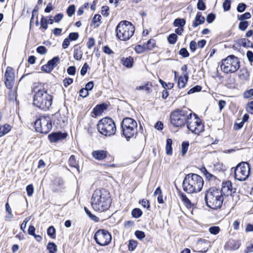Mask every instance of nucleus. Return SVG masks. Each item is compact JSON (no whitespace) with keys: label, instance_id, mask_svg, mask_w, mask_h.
I'll return each instance as SVG.
<instances>
[{"label":"nucleus","instance_id":"obj_42","mask_svg":"<svg viewBox=\"0 0 253 253\" xmlns=\"http://www.w3.org/2000/svg\"><path fill=\"white\" fill-rule=\"evenodd\" d=\"M108 105L106 103L98 104L93 109V111H104L107 109Z\"/></svg>","mask_w":253,"mask_h":253},{"label":"nucleus","instance_id":"obj_8","mask_svg":"<svg viewBox=\"0 0 253 253\" xmlns=\"http://www.w3.org/2000/svg\"><path fill=\"white\" fill-rule=\"evenodd\" d=\"M240 67L239 59L234 55H231L222 59L220 65L221 71L225 73H234Z\"/></svg>","mask_w":253,"mask_h":253},{"label":"nucleus","instance_id":"obj_17","mask_svg":"<svg viewBox=\"0 0 253 253\" xmlns=\"http://www.w3.org/2000/svg\"><path fill=\"white\" fill-rule=\"evenodd\" d=\"M42 126V131L44 134H47L52 129V122L49 116H41Z\"/></svg>","mask_w":253,"mask_h":253},{"label":"nucleus","instance_id":"obj_50","mask_svg":"<svg viewBox=\"0 0 253 253\" xmlns=\"http://www.w3.org/2000/svg\"><path fill=\"white\" fill-rule=\"evenodd\" d=\"M109 7L107 5L103 6L101 7V13L104 16L107 17L109 15Z\"/></svg>","mask_w":253,"mask_h":253},{"label":"nucleus","instance_id":"obj_43","mask_svg":"<svg viewBox=\"0 0 253 253\" xmlns=\"http://www.w3.org/2000/svg\"><path fill=\"white\" fill-rule=\"evenodd\" d=\"M139 203L143 208H146L147 210H149L150 208V204L149 201L145 199H142L139 201Z\"/></svg>","mask_w":253,"mask_h":253},{"label":"nucleus","instance_id":"obj_64","mask_svg":"<svg viewBox=\"0 0 253 253\" xmlns=\"http://www.w3.org/2000/svg\"><path fill=\"white\" fill-rule=\"evenodd\" d=\"M253 96V89H250L245 91L244 93V97L246 98H250Z\"/></svg>","mask_w":253,"mask_h":253},{"label":"nucleus","instance_id":"obj_22","mask_svg":"<svg viewBox=\"0 0 253 253\" xmlns=\"http://www.w3.org/2000/svg\"><path fill=\"white\" fill-rule=\"evenodd\" d=\"M107 152L103 150H95L92 152L93 157L97 160H102L107 156Z\"/></svg>","mask_w":253,"mask_h":253},{"label":"nucleus","instance_id":"obj_29","mask_svg":"<svg viewBox=\"0 0 253 253\" xmlns=\"http://www.w3.org/2000/svg\"><path fill=\"white\" fill-rule=\"evenodd\" d=\"M68 163L70 167L76 168L77 170L79 171V166L76 162L74 155H71L70 156L68 160Z\"/></svg>","mask_w":253,"mask_h":253},{"label":"nucleus","instance_id":"obj_24","mask_svg":"<svg viewBox=\"0 0 253 253\" xmlns=\"http://www.w3.org/2000/svg\"><path fill=\"white\" fill-rule=\"evenodd\" d=\"M188 80V76L187 74L181 75L178 79L177 84L179 88H183Z\"/></svg>","mask_w":253,"mask_h":253},{"label":"nucleus","instance_id":"obj_35","mask_svg":"<svg viewBox=\"0 0 253 253\" xmlns=\"http://www.w3.org/2000/svg\"><path fill=\"white\" fill-rule=\"evenodd\" d=\"M84 210L86 213V214L88 215V216L92 220L95 222H98L99 221V217H97L96 215L93 214L90 211L85 207H84Z\"/></svg>","mask_w":253,"mask_h":253},{"label":"nucleus","instance_id":"obj_30","mask_svg":"<svg viewBox=\"0 0 253 253\" xmlns=\"http://www.w3.org/2000/svg\"><path fill=\"white\" fill-rule=\"evenodd\" d=\"M46 248L49 253H55L57 251V245L54 242H49Z\"/></svg>","mask_w":253,"mask_h":253},{"label":"nucleus","instance_id":"obj_63","mask_svg":"<svg viewBox=\"0 0 253 253\" xmlns=\"http://www.w3.org/2000/svg\"><path fill=\"white\" fill-rule=\"evenodd\" d=\"M246 8V4L244 3H240L237 7V10L239 12H243Z\"/></svg>","mask_w":253,"mask_h":253},{"label":"nucleus","instance_id":"obj_26","mask_svg":"<svg viewBox=\"0 0 253 253\" xmlns=\"http://www.w3.org/2000/svg\"><path fill=\"white\" fill-rule=\"evenodd\" d=\"M172 140L171 138H167L166 140V153L168 155H171L172 154Z\"/></svg>","mask_w":253,"mask_h":253},{"label":"nucleus","instance_id":"obj_14","mask_svg":"<svg viewBox=\"0 0 253 253\" xmlns=\"http://www.w3.org/2000/svg\"><path fill=\"white\" fill-rule=\"evenodd\" d=\"M68 133L61 131H53L48 134V138L51 143H57L67 138Z\"/></svg>","mask_w":253,"mask_h":253},{"label":"nucleus","instance_id":"obj_21","mask_svg":"<svg viewBox=\"0 0 253 253\" xmlns=\"http://www.w3.org/2000/svg\"><path fill=\"white\" fill-rule=\"evenodd\" d=\"M241 244L239 241L233 239L229 240L225 245V248L228 250H236L239 248Z\"/></svg>","mask_w":253,"mask_h":253},{"label":"nucleus","instance_id":"obj_41","mask_svg":"<svg viewBox=\"0 0 253 253\" xmlns=\"http://www.w3.org/2000/svg\"><path fill=\"white\" fill-rule=\"evenodd\" d=\"M177 39V36L176 34H171L168 37V41L169 43L173 44H174Z\"/></svg>","mask_w":253,"mask_h":253},{"label":"nucleus","instance_id":"obj_54","mask_svg":"<svg viewBox=\"0 0 253 253\" xmlns=\"http://www.w3.org/2000/svg\"><path fill=\"white\" fill-rule=\"evenodd\" d=\"M231 0H225L223 3V8L224 11H228L230 9Z\"/></svg>","mask_w":253,"mask_h":253},{"label":"nucleus","instance_id":"obj_44","mask_svg":"<svg viewBox=\"0 0 253 253\" xmlns=\"http://www.w3.org/2000/svg\"><path fill=\"white\" fill-rule=\"evenodd\" d=\"M40 24H41V27L43 29H44L45 30L47 29V28H48L47 19L43 16L42 17V18L41 19Z\"/></svg>","mask_w":253,"mask_h":253},{"label":"nucleus","instance_id":"obj_34","mask_svg":"<svg viewBox=\"0 0 253 253\" xmlns=\"http://www.w3.org/2000/svg\"><path fill=\"white\" fill-rule=\"evenodd\" d=\"M143 212L139 208H134L131 211V215L135 218H138L142 216Z\"/></svg>","mask_w":253,"mask_h":253},{"label":"nucleus","instance_id":"obj_62","mask_svg":"<svg viewBox=\"0 0 253 253\" xmlns=\"http://www.w3.org/2000/svg\"><path fill=\"white\" fill-rule=\"evenodd\" d=\"M197 46H198V45L196 42H195L194 41H192L190 42L189 44V47L191 52H195L197 48Z\"/></svg>","mask_w":253,"mask_h":253},{"label":"nucleus","instance_id":"obj_2","mask_svg":"<svg viewBox=\"0 0 253 253\" xmlns=\"http://www.w3.org/2000/svg\"><path fill=\"white\" fill-rule=\"evenodd\" d=\"M204 181L199 175L189 173L185 175L182 186L184 192L188 194L197 193L202 190Z\"/></svg>","mask_w":253,"mask_h":253},{"label":"nucleus","instance_id":"obj_16","mask_svg":"<svg viewBox=\"0 0 253 253\" xmlns=\"http://www.w3.org/2000/svg\"><path fill=\"white\" fill-rule=\"evenodd\" d=\"M122 128V135L124 136L126 139V141H129L131 138L136 137L137 135V128L134 127L130 128H124L121 127Z\"/></svg>","mask_w":253,"mask_h":253},{"label":"nucleus","instance_id":"obj_7","mask_svg":"<svg viewBox=\"0 0 253 253\" xmlns=\"http://www.w3.org/2000/svg\"><path fill=\"white\" fill-rule=\"evenodd\" d=\"M234 169L235 178L240 181L246 180L251 174V166L248 162L238 163Z\"/></svg>","mask_w":253,"mask_h":253},{"label":"nucleus","instance_id":"obj_10","mask_svg":"<svg viewBox=\"0 0 253 253\" xmlns=\"http://www.w3.org/2000/svg\"><path fill=\"white\" fill-rule=\"evenodd\" d=\"M93 238L96 244L101 246H105L111 243L112 235L107 230L100 229L95 233Z\"/></svg>","mask_w":253,"mask_h":253},{"label":"nucleus","instance_id":"obj_47","mask_svg":"<svg viewBox=\"0 0 253 253\" xmlns=\"http://www.w3.org/2000/svg\"><path fill=\"white\" fill-rule=\"evenodd\" d=\"M134 234L136 237L140 240H142L145 237V234L142 231L136 230Z\"/></svg>","mask_w":253,"mask_h":253},{"label":"nucleus","instance_id":"obj_36","mask_svg":"<svg viewBox=\"0 0 253 253\" xmlns=\"http://www.w3.org/2000/svg\"><path fill=\"white\" fill-rule=\"evenodd\" d=\"M156 42L154 40L150 39L146 43L144 44L146 50H152L155 46Z\"/></svg>","mask_w":253,"mask_h":253},{"label":"nucleus","instance_id":"obj_55","mask_svg":"<svg viewBox=\"0 0 253 253\" xmlns=\"http://www.w3.org/2000/svg\"><path fill=\"white\" fill-rule=\"evenodd\" d=\"M251 17V14L249 12H246L245 13L238 16V19L241 21H244L245 19H250Z\"/></svg>","mask_w":253,"mask_h":253},{"label":"nucleus","instance_id":"obj_48","mask_svg":"<svg viewBox=\"0 0 253 253\" xmlns=\"http://www.w3.org/2000/svg\"><path fill=\"white\" fill-rule=\"evenodd\" d=\"M26 190L27 195L29 197L31 196L33 194L34 190V186H33V184H31L28 185L26 186Z\"/></svg>","mask_w":253,"mask_h":253},{"label":"nucleus","instance_id":"obj_6","mask_svg":"<svg viewBox=\"0 0 253 253\" xmlns=\"http://www.w3.org/2000/svg\"><path fill=\"white\" fill-rule=\"evenodd\" d=\"M97 129L100 134L105 136H111L115 134L116 126L114 121L111 118L105 117L99 121Z\"/></svg>","mask_w":253,"mask_h":253},{"label":"nucleus","instance_id":"obj_11","mask_svg":"<svg viewBox=\"0 0 253 253\" xmlns=\"http://www.w3.org/2000/svg\"><path fill=\"white\" fill-rule=\"evenodd\" d=\"M193 115L195 117L194 121L192 119L189 120L186 124L187 127L192 133L199 135L201 132L204 131V125L198 115L193 113Z\"/></svg>","mask_w":253,"mask_h":253},{"label":"nucleus","instance_id":"obj_23","mask_svg":"<svg viewBox=\"0 0 253 253\" xmlns=\"http://www.w3.org/2000/svg\"><path fill=\"white\" fill-rule=\"evenodd\" d=\"M205 21V17L202 16V13L198 12L196 14L195 20L193 22L192 26L194 28L197 27L200 25L204 23Z\"/></svg>","mask_w":253,"mask_h":253},{"label":"nucleus","instance_id":"obj_13","mask_svg":"<svg viewBox=\"0 0 253 253\" xmlns=\"http://www.w3.org/2000/svg\"><path fill=\"white\" fill-rule=\"evenodd\" d=\"M5 84L7 88L11 89L13 87L15 82V74L14 70L10 67H7L4 73Z\"/></svg>","mask_w":253,"mask_h":253},{"label":"nucleus","instance_id":"obj_37","mask_svg":"<svg viewBox=\"0 0 253 253\" xmlns=\"http://www.w3.org/2000/svg\"><path fill=\"white\" fill-rule=\"evenodd\" d=\"M241 44L244 47H253V42L246 38H243L241 40Z\"/></svg>","mask_w":253,"mask_h":253},{"label":"nucleus","instance_id":"obj_56","mask_svg":"<svg viewBox=\"0 0 253 253\" xmlns=\"http://www.w3.org/2000/svg\"><path fill=\"white\" fill-rule=\"evenodd\" d=\"M202 89V87L200 85H196L193 88H191L188 92V94H190L196 92L200 91Z\"/></svg>","mask_w":253,"mask_h":253},{"label":"nucleus","instance_id":"obj_15","mask_svg":"<svg viewBox=\"0 0 253 253\" xmlns=\"http://www.w3.org/2000/svg\"><path fill=\"white\" fill-rule=\"evenodd\" d=\"M59 63V58L57 56L54 57L49 60L46 64L42 66L41 70L45 73H50Z\"/></svg>","mask_w":253,"mask_h":253},{"label":"nucleus","instance_id":"obj_38","mask_svg":"<svg viewBox=\"0 0 253 253\" xmlns=\"http://www.w3.org/2000/svg\"><path fill=\"white\" fill-rule=\"evenodd\" d=\"M189 146V143L188 141H183L181 144V155L184 156L187 153L188 147Z\"/></svg>","mask_w":253,"mask_h":253},{"label":"nucleus","instance_id":"obj_52","mask_svg":"<svg viewBox=\"0 0 253 253\" xmlns=\"http://www.w3.org/2000/svg\"><path fill=\"white\" fill-rule=\"evenodd\" d=\"M151 86H152L151 84H145L144 85L139 86L137 87V89L145 90L147 91V92H149L151 89Z\"/></svg>","mask_w":253,"mask_h":253},{"label":"nucleus","instance_id":"obj_20","mask_svg":"<svg viewBox=\"0 0 253 253\" xmlns=\"http://www.w3.org/2000/svg\"><path fill=\"white\" fill-rule=\"evenodd\" d=\"M121 127L127 128L134 127L135 128H137V124L135 120L131 118H125L123 119L121 123Z\"/></svg>","mask_w":253,"mask_h":253},{"label":"nucleus","instance_id":"obj_61","mask_svg":"<svg viewBox=\"0 0 253 253\" xmlns=\"http://www.w3.org/2000/svg\"><path fill=\"white\" fill-rule=\"evenodd\" d=\"M179 54L183 57H188L189 56V52L185 48H181L179 51Z\"/></svg>","mask_w":253,"mask_h":253},{"label":"nucleus","instance_id":"obj_12","mask_svg":"<svg viewBox=\"0 0 253 253\" xmlns=\"http://www.w3.org/2000/svg\"><path fill=\"white\" fill-rule=\"evenodd\" d=\"M236 189H233L232 182L229 181L223 182L222 183V188L220 192L223 196H228L229 194L232 197L233 199L237 202L239 200V195L236 193Z\"/></svg>","mask_w":253,"mask_h":253},{"label":"nucleus","instance_id":"obj_53","mask_svg":"<svg viewBox=\"0 0 253 253\" xmlns=\"http://www.w3.org/2000/svg\"><path fill=\"white\" fill-rule=\"evenodd\" d=\"M134 50L137 53H141L145 51L146 48L144 44L143 46L138 44L135 46Z\"/></svg>","mask_w":253,"mask_h":253},{"label":"nucleus","instance_id":"obj_28","mask_svg":"<svg viewBox=\"0 0 253 253\" xmlns=\"http://www.w3.org/2000/svg\"><path fill=\"white\" fill-rule=\"evenodd\" d=\"M11 128V126L7 124L0 126V137L7 133Z\"/></svg>","mask_w":253,"mask_h":253},{"label":"nucleus","instance_id":"obj_45","mask_svg":"<svg viewBox=\"0 0 253 253\" xmlns=\"http://www.w3.org/2000/svg\"><path fill=\"white\" fill-rule=\"evenodd\" d=\"M210 243V242L206 239L200 238L197 242V245L200 248H202L205 245H208Z\"/></svg>","mask_w":253,"mask_h":253},{"label":"nucleus","instance_id":"obj_3","mask_svg":"<svg viewBox=\"0 0 253 253\" xmlns=\"http://www.w3.org/2000/svg\"><path fill=\"white\" fill-rule=\"evenodd\" d=\"M204 199L206 205L213 210L220 209L224 200L220 190L215 187H211L206 191Z\"/></svg>","mask_w":253,"mask_h":253},{"label":"nucleus","instance_id":"obj_19","mask_svg":"<svg viewBox=\"0 0 253 253\" xmlns=\"http://www.w3.org/2000/svg\"><path fill=\"white\" fill-rule=\"evenodd\" d=\"M178 196L180 197V199L186 206L187 209H191L194 206V204L191 203V201L187 198L186 194L183 193L180 189L176 186Z\"/></svg>","mask_w":253,"mask_h":253},{"label":"nucleus","instance_id":"obj_18","mask_svg":"<svg viewBox=\"0 0 253 253\" xmlns=\"http://www.w3.org/2000/svg\"><path fill=\"white\" fill-rule=\"evenodd\" d=\"M64 182L62 178H56L52 182V190L54 192H63V190L64 189Z\"/></svg>","mask_w":253,"mask_h":253},{"label":"nucleus","instance_id":"obj_4","mask_svg":"<svg viewBox=\"0 0 253 253\" xmlns=\"http://www.w3.org/2000/svg\"><path fill=\"white\" fill-rule=\"evenodd\" d=\"M115 31L116 37L118 39L126 41L133 35L135 27L131 22L124 20L118 24Z\"/></svg>","mask_w":253,"mask_h":253},{"label":"nucleus","instance_id":"obj_57","mask_svg":"<svg viewBox=\"0 0 253 253\" xmlns=\"http://www.w3.org/2000/svg\"><path fill=\"white\" fill-rule=\"evenodd\" d=\"M79 37V34L77 32H73L69 34L68 39L70 41H76Z\"/></svg>","mask_w":253,"mask_h":253},{"label":"nucleus","instance_id":"obj_25","mask_svg":"<svg viewBox=\"0 0 253 253\" xmlns=\"http://www.w3.org/2000/svg\"><path fill=\"white\" fill-rule=\"evenodd\" d=\"M122 63L126 68H129L132 67L133 63V58L129 56L128 57H123L121 60Z\"/></svg>","mask_w":253,"mask_h":253},{"label":"nucleus","instance_id":"obj_1","mask_svg":"<svg viewBox=\"0 0 253 253\" xmlns=\"http://www.w3.org/2000/svg\"><path fill=\"white\" fill-rule=\"evenodd\" d=\"M91 201V206L95 211H105L111 204L110 192L104 188L96 189L93 193Z\"/></svg>","mask_w":253,"mask_h":253},{"label":"nucleus","instance_id":"obj_49","mask_svg":"<svg viewBox=\"0 0 253 253\" xmlns=\"http://www.w3.org/2000/svg\"><path fill=\"white\" fill-rule=\"evenodd\" d=\"M220 231V228L218 226H213L209 228V232L213 235L217 234Z\"/></svg>","mask_w":253,"mask_h":253},{"label":"nucleus","instance_id":"obj_39","mask_svg":"<svg viewBox=\"0 0 253 253\" xmlns=\"http://www.w3.org/2000/svg\"><path fill=\"white\" fill-rule=\"evenodd\" d=\"M137 246V242L135 240L131 239L128 241V249L129 251H134Z\"/></svg>","mask_w":253,"mask_h":253},{"label":"nucleus","instance_id":"obj_46","mask_svg":"<svg viewBox=\"0 0 253 253\" xmlns=\"http://www.w3.org/2000/svg\"><path fill=\"white\" fill-rule=\"evenodd\" d=\"M249 23L247 21H242L239 25V29L241 31H245L248 27Z\"/></svg>","mask_w":253,"mask_h":253},{"label":"nucleus","instance_id":"obj_32","mask_svg":"<svg viewBox=\"0 0 253 253\" xmlns=\"http://www.w3.org/2000/svg\"><path fill=\"white\" fill-rule=\"evenodd\" d=\"M47 234L51 239L56 238V229L52 225L50 226L47 229Z\"/></svg>","mask_w":253,"mask_h":253},{"label":"nucleus","instance_id":"obj_40","mask_svg":"<svg viewBox=\"0 0 253 253\" xmlns=\"http://www.w3.org/2000/svg\"><path fill=\"white\" fill-rule=\"evenodd\" d=\"M101 17V15L99 14H95L94 16V17L92 19V23L95 27H98L100 25V24H101V22H100Z\"/></svg>","mask_w":253,"mask_h":253},{"label":"nucleus","instance_id":"obj_60","mask_svg":"<svg viewBox=\"0 0 253 253\" xmlns=\"http://www.w3.org/2000/svg\"><path fill=\"white\" fill-rule=\"evenodd\" d=\"M159 82L165 88H166L167 87H168V89H170V88H172L173 86V83H169V84H167L166 83H165L164 81H163L161 79H160Z\"/></svg>","mask_w":253,"mask_h":253},{"label":"nucleus","instance_id":"obj_58","mask_svg":"<svg viewBox=\"0 0 253 253\" xmlns=\"http://www.w3.org/2000/svg\"><path fill=\"white\" fill-rule=\"evenodd\" d=\"M206 178L208 181H216L217 180L218 181L220 182V180L218 179L216 176H215L209 172L206 175Z\"/></svg>","mask_w":253,"mask_h":253},{"label":"nucleus","instance_id":"obj_33","mask_svg":"<svg viewBox=\"0 0 253 253\" xmlns=\"http://www.w3.org/2000/svg\"><path fill=\"white\" fill-rule=\"evenodd\" d=\"M74 58L77 60H80L83 56L82 51L80 48H75L74 50Z\"/></svg>","mask_w":253,"mask_h":253},{"label":"nucleus","instance_id":"obj_5","mask_svg":"<svg viewBox=\"0 0 253 253\" xmlns=\"http://www.w3.org/2000/svg\"><path fill=\"white\" fill-rule=\"evenodd\" d=\"M52 104V96L44 89H39L34 97L33 104L43 111L48 110Z\"/></svg>","mask_w":253,"mask_h":253},{"label":"nucleus","instance_id":"obj_9","mask_svg":"<svg viewBox=\"0 0 253 253\" xmlns=\"http://www.w3.org/2000/svg\"><path fill=\"white\" fill-rule=\"evenodd\" d=\"M192 115V113L187 115L185 112H171L170 115V123L174 127H183L187 124L189 120H191Z\"/></svg>","mask_w":253,"mask_h":253},{"label":"nucleus","instance_id":"obj_59","mask_svg":"<svg viewBox=\"0 0 253 253\" xmlns=\"http://www.w3.org/2000/svg\"><path fill=\"white\" fill-rule=\"evenodd\" d=\"M197 6L200 10H204L206 9V5L203 0H198Z\"/></svg>","mask_w":253,"mask_h":253},{"label":"nucleus","instance_id":"obj_51","mask_svg":"<svg viewBox=\"0 0 253 253\" xmlns=\"http://www.w3.org/2000/svg\"><path fill=\"white\" fill-rule=\"evenodd\" d=\"M75 6L74 5H70L67 9V13L70 17L72 16L75 13Z\"/></svg>","mask_w":253,"mask_h":253},{"label":"nucleus","instance_id":"obj_31","mask_svg":"<svg viewBox=\"0 0 253 253\" xmlns=\"http://www.w3.org/2000/svg\"><path fill=\"white\" fill-rule=\"evenodd\" d=\"M186 24V20L183 18H176L173 22L174 27L183 28Z\"/></svg>","mask_w":253,"mask_h":253},{"label":"nucleus","instance_id":"obj_27","mask_svg":"<svg viewBox=\"0 0 253 253\" xmlns=\"http://www.w3.org/2000/svg\"><path fill=\"white\" fill-rule=\"evenodd\" d=\"M34 128L37 132L44 134L42 131V121L41 117L37 119L34 123Z\"/></svg>","mask_w":253,"mask_h":253}]
</instances>
